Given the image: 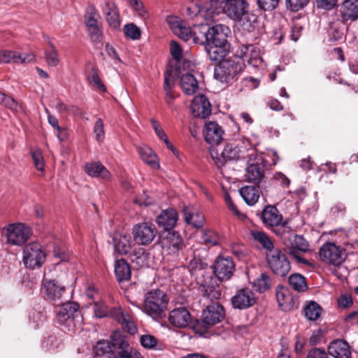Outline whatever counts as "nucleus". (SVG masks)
I'll return each mask as SVG.
<instances>
[{
	"label": "nucleus",
	"mask_w": 358,
	"mask_h": 358,
	"mask_svg": "<svg viewBox=\"0 0 358 358\" xmlns=\"http://www.w3.org/2000/svg\"><path fill=\"white\" fill-rule=\"evenodd\" d=\"M178 213L173 208L162 210L157 217V223L159 227H163L166 231L172 229L178 221Z\"/></svg>",
	"instance_id": "24"
},
{
	"label": "nucleus",
	"mask_w": 358,
	"mask_h": 358,
	"mask_svg": "<svg viewBox=\"0 0 358 358\" xmlns=\"http://www.w3.org/2000/svg\"><path fill=\"white\" fill-rule=\"evenodd\" d=\"M305 317L310 321H316L322 314V308L314 301H307L303 307Z\"/></svg>",
	"instance_id": "40"
},
{
	"label": "nucleus",
	"mask_w": 358,
	"mask_h": 358,
	"mask_svg": "<svg viewBox=\"0 0 358 358\" xmlns=\"http://www.w3.org/2000/svg\"><path fill=\"white\" fill-rule=\"evenodd\" d=\"M170 53L172 57L179 61L182 57V50L180 45L175 41H171L170 43Z\"/></svg>",
	"instance_id": "62"
},
{
	"label": "nucleus",
	"mask_w": 358,
	"mask_h": 358,
	"mask_svg": "<svg viewBox=\"0 0 358 358\" xmlns=\"http://www.w3.org/2000/svg\"><path fill=\"white\" fill-rule=\"evenodd\" d=\"M224 201L228 206L229 209L240 220H244L246 217V215L241 213L236 206L234 203L229 193L226 192L224 194Z\"/></svg>",
	"instance_id": "57"
},
{
	"label": "nucleus",
	"mask_w": 358,
	"mask_h": 358,
	"mask_svg": "<svg viewBox=\"0 0 358 358\" xmlns=\"http://www.w3.org/2000/svg\"><path fill=\"white\" fill-rule=\"evenodd\" d=\"M0 103L13 111H17L20 106L11 96H8L0 91Z\"/></svg>",
	"instance_id": "54"
},
{
	"label": "nucleus",
	"mask_w": 358,
	"mask_h": 358,
	"mask_svg": "<svg viewBox=\"0 0 358 358\" xmlns=\"http://www.w3.org/2000/svg\"><path fill=\"white\" fill-rule=\"evenodd\" d=\"M213 270L220 280H228L234 274L235 264L231 257L220 256L215 261Z\"/></svg>",
	"instance_id": "16"
},
{
	"label": "nucleus",
	"mask_w": 358,
	"mask_h": 358,
	"mask_svg": "<svg viewBox=\"0 0 358 358\" xmlns=\"http://www.w3.org/2000/svg\"><path fill=\"white\" fill-rule=\"evenodd\" d=\"M45 255L41 245L37 243L27 244L23 251V262L26 267L34 268L45 262Z\"/></svg>",
	"instance_id": "10"
},
{
	"label": "nucleus",
	"mask_w": 358,
	"mask_h": 358,
	"mask_svg": "<svg viewBox=\"0 0 358 358\" xmlns=\"http://www.w3.org/2000/svg\"><path fill=\"white\" fill-rule=\"evenodd\" d=\"M257 302L255 293L250 288L238 289L231 298L233 308L243 310L252 307Z\"/></svg>",
	"instance_id": "17"
},
{
	"label": "nucleus",
	"mask_w": 358,
	"mask_h": 358,
	"mask_svg": "<svg viewBox=\"0 0 358 358\" xmlns=\"http://www.w3.org/2000/svg\"><path fill=\"white\" fill-rule=\"evenodd\" d=\"M183 215L185 222L196 229L201 228L205 224V217L202 213L196 211L192 208H183Z\"/></svg>",
	"instance_id": "32"
},
{
	"label": "nucleus",
	"mask_w": 358,
	"mask_h": 358,
	"mask_svg": "<svg viewBox=\"0 0 358 358\" xmlns=\"http://www.w3.org/2000/svg\"><path fill=\"white\" fill-rule=\"evenodd\" d=\"M209 44L206 45L207 54L212 61H220L228 53L229 45Z\"/></svg>",
	"instance_id": "35"
},
{
	"label": "nucleus",
	"mask_w": 358,
	"mask_h": 358,
	"mask_svg": "<svg viewBox=\"0 0 358 358\" xmlns=\"http://www.w3.org/2000/svg\"><path fill=\"white\" fill-rule=\"evenodd\" d=\"M212 13L225 14L235 21H243L244 29L252 31L257 23V17L248 13V3L245 0H229L217 8H211Z\"/></svg>",
	"instance_id": "1"
},
{
	"label": "nucleus",
	"mask_w": 358,
	"mask_h": 358,
	"mask_svg": "<svg viewBox=\"0 0 358 358\" xmlns=\"http://www.w3.org/2000/svg\"><path fill=\"white\" fill-rule=\"evenodd\" d=\"M240 194L250 206L255 205L259 200V193L257 187L246 185L240 189Z\"/></svg>",
	"instance_id": "41"
},
{
	"label": "nucleus",
	"mask_w": 358,
	"mask_h": 358,
	"mask_svg": "<svg viewBox=\"0 0 358 358\" xmlns=\"http://www.w3.org/2000/svg\"><path fill=\"white\" fill-rule=\"evenodd\" d=\"M310 0H286L287 7L292 11L296 12L303 8Z\"/></svg>",
	"instance_id": "61"
},
{
	"label": "nucleus",
	"mask_w": 358,
	"mask_h": 358,
	"mask_svg": "<svg viewBox=\"0 0 358 358\" xmlns=\"http://www.w3.org/2000/svg\"><path fill=\"white\" fill-rule=\"evenodd\" d=\"M180 86L187 95L194 94L199 88L198 81L191 73L182 74L180 78Z\"/></svg>",
	"instance_id": "33"
},
{
	"label": "nucleus",
	"mask_w": 358,
	"mask_h": 358,
	"mask_svg": "<svg viewBox=\"0 0 358 358\" xmlns=\"http://www.w3.org/2000/svg\"><path fill=\"white\" fill-rule=\"evenodd\" d=\"M224 201L228 206L229 209L240 220H244L246 217V215L241 213L236 206L234 203L229 193L226 192L224 194Z\"/></svg>",
	"instance_id": "56"
},
{
	"label": "nucleus",
	"mask_w": 358,
	"mask_h": 358,
	"mask_svg": "<svg viewBox=\"0 0 358 358\" xmlns=\"http://www.w3.org/2000/svg\"><path fill=\"white\" fill-rule=\"evenodd\" d=\"M102 10L108 25L113 29H119L121 21L119 10L115 3L108 0L106 1Z\"/></svg>",
	"instance_id": "23"
},
{
	"label": "nucleus",
	"mask_w": 358,
	"mask_h": 358,
	"mask_svg": "<svg viewBox=\"0 0 358 358\" xmlns=\"http://www.w3.org/2000/svg\"><path fill=\"white\" fill-rule=\"evenodd\" d=\"M258 6L264 10H273L279 3V0H257Z\"/></svg>",
	"instance_id": "64"
},
{
	"label": "nucleus",
	"mask_w": 358,
	"mask_h": 358,
	"mask_svg": "<svg viewBox=\"0 0 358 358\" xmlns=\"http://www.w3.org/2000/svg\"><path fill=\"white\" fill-rule=\"evenodd\" d=\"M94 358H115L111 343L108 341H99L94 347Z\"/></svg>",
	"instance_id": "38"
},
{
	"label": "nucleus",
	"mask_w": 358,
	"mask_h": 358,
	"mask_svg": "<svg viewBox=\"0 0 358 358\" xmlns=\"http://www.w3.org/2000/svg\"><path fill=\"white\" fill-rule=\"evenodd\" d=\"M115 250L121 255L129 253L131 249L132 241L129 234L116 233L113 238Z\"/></svg>",
	"instance_id": "29"
},
{
	"label": "nucleus",
	"mask_w": 358,
	"mask_h": 358,
	"mask_svg": "<svg viewBox=\"0 0 358 358\" xmlns=\"http://www.w3.org/2000/svg\"><path fill=\"white\" fill-rule=\"evenodd\" d=\"M57 320L68 331L74 333L81 329L83 318L79 312V305L76 302L63 303L57 311Z\"/></svg>",
	"instance_id": "3"
},
{
	"label": "nucleus",
	"mask_w": 358,
	"mask_h": 358,
	"mask_svg": "<svg viewBox=\"0 0 358 358\" xmlns=\"http://www.w3.org/2000/svg\"><path fill=\"white\" fill-rule=\"evenodd\" d=\"M124 31L125 35L132 40L138 39L141 36L140 29L133 23L126 24L124 27Z\"/></svg>",
	"instance_id": "58"
},
{
	"label": "nucleus",
	"mask_w": 358,
	"mask_h": 358,
	"mask_svg": "<svg viewBox=\"0 0 358 358\" xmlns=\"http://www.w3.org/2000/svg\"><path fill=\"white\" fill-rule=\"evenodd\" d=\"M278 155L274 150H268L266 154H258L252 157H248V166L245 169V178L248 182L259 184L264 178L265 166L275 165L278 161Z\"/></svg>",
	"instance_id": "2"
},
{
	"label": "nucleus",
	"mask_w": 358,
	"mask_h": 358,
	"mask_svg": "<svg viewBox=\"0 0 358 358\" xmlns=\"http://www.w3.org/2000/svg\"><path fill=\"white\" fill-rule=\"evenodd\" d=\"M203 243L208 246H215L220 244V238L219 234L215 231H204L202 234Z\"/></svg>",
	"instance_id": "52"
},
{
	"label": "nucleus",
	"mask_w": 358,
	"mask_h": 358,
	"mask_svg": "<svg viewBox=\"0 0 358 358\" xmlns=\"http://www.w3.org/2000/svg\"><path fill=\"white\" fill-rule=\"evenodd\" d=\"M94 311L95 316L99 318L106 317L109 313L108 306L103 301L94 303Z\"/></svg>",
	"instance_id": "59"
},
{
	"label": "nucleus",
	"mask_w": 358,
	"mask_h": 358,
	"mask_svg": "<svg viewBox=\"0 0 358 358\" xmlns=\"http://www.w3.org/2000/svg\"><path fill=\"white\" fill-rule=\"evenodd\" d=\"M177 36L185 41L193 40V28L187 26L185 22L180 29V32L178 33Z\"/></svg>",
	"instance_id": "63"
},
{
	"label": "nucleus",
	"mask_w": 358,
	"mask_h": 358,
	"mask_svg": "<svg viewBox=\"0 0 358 358\" xmlns=\"http://www.w3.org/2000/svg\"><path fill=\"white\" fill-rule=\"evenodd\" d=\"M276 299L279 306L283 310L288 309L292 304L293 299L289 294V290L283 287L277 288Z\"/></svg>",
	"instance_id": "42"
},
{
	"label": "nucleus",
	"mask_w": 358,
	"mask_h": 358,
	"mask_svg": "<svg viewBox=\"0 0 358 358\" xmlns=\"http://www.w3.org/2000/svg\"><path fill=\"white\" fill-rule=\"evenodd\" d=\"M203 295L210 300L217 299L222 295L220 287L217 285L210 276L204 283L201 284Z\"/></svg>",
	"instance_id": "34"
},
{
	"label": "nucleus",
	"mask_w": 358,
	"mask_h": 358,
	"mask_svg": "<svg viewBox=\"0 0 358 358\" xmlns=\"http://www.w3.org/2000/svg\"><path fill=\"white\" fill-rule=\"evenodd\" d=\"M224 131L215 122H209L205 124L203 135L205 141L211 145H217L223 139Z\"/></svg>",
	"instance_id": "22"
},
{
	"label": "nucleus",
	"mask_w": 358,
	"mask_h": 358,
	"mask_svg": "<svg viewBox=\"0 0 358 358\" xmlns=\"http://www.w3.org/2000/svg\"><path fill=\"white\" fill-rule=\"evenodd\" d=\"M319 256L320 260L326 264L339 266L345 259L346 253L343 248L327 242L320 248Z\"/></svg>",
	"instance_id": "9"
},
{
	"label": "nucleus",
	"mask_w": 358,
	"mask_h": 358,
	"mask_svg": "<svg viewBox=\"0 0 358 358\" xmlns=\"http://www.w3.org/2000/svg\"><path fill=\"white\" fill-rule=\"evenodd\" d=\"M115 273L117 281H127L131 278V268L127 262L123 259H119L115 264Z\"/></svg>",
	"instance_id": "39"
},
{
	"label": "nucleus",
	"mask_w": 358,
	"mask_h": 358,
	"mask_svg": "<svg viewBox=\"0 0 358 358\" xmlns=\"http://www.w3.org/2000/svg\"><path fill=\"white\" fill-rule=\"evenodd\" d=\"M85 171L92 178L109 180L111 174L109 171L99 162H90L85 165Z\"/></svg>",
	"instance_id": "26"
},
{
	"label": "nucleus",
	"mask_w": 358,
	"mask_h": 358,
	"mask_svg": "<svg viewBox=\"0 0 358 358\" xmlns=\"http://www.w3.org/2000/svg\"><path fill=\"white\" fill-rule=\"evenodd\" d=\"M341 17L345 21H355L358 18V0H345L340 6Z\"/></svg>",
	"instance_id": "30"
},
{
	"label": "nucleus",
	"mask_w": 358,
	"mask_h": 358,
	"mask_svg": "<svg viewBox=\"0 0 358 358\" xmlns=\"http://www.w3.org/2000/svg\"><path fill=\"white\" fill-rule=\"evenodd\" d=\"M6 231L8 243L16 245L24 243L31 234L30 229L22 223L10 224Z\"/></svg>",
	"instance_id": "13"
},
{
	"label": "nucleus",
	"mask_w": 358,
	"mask_h": 358,
	"mask_svg": "<svg viewBox=\"0 0 358 358\" xmlns=\"http://www.w3.org/2000/svg\"><path fill=\"white\" fill-rule=\"evenodd\" d=\"M166 22L169 28L172 30L174 34L177 35L180 32V29L185 23L180 17L175 15H169L166 17Z\"/></svg>",
	"instance_id": "53"
},
{
	"label": "nucleus",
	"mask_w": 358,
	"mask_h": 358,
	"mask_svg": "<svg viewBox=\"0 0 358 358\" xmlns=\"http://www.w3.org/2000/svg\"><path fill=\"white\" fill-rule=\"evenodd\" d=\"M34 59L32 55L16 51L0 50V63H25Z\"/></svg>",
	"instance_id": "28"
},
{
	"label": "nucleus",
	"mask_w": 358,
	"mask_h": 358,
	"mask_svg": "<svg viewBox=\"0 0 358 358\" xmlns=\"http://www.w3.org/2000/svg\"><path fill=\"white\" fill-rule=\"evenodd\" d=\"M191 111L196 117L206 118L211 113V104L203 94L196 96L191 104Z\"/></svg>",
	"instance_id": "21"
},
{
	"label": "nucleus",
	"mask_w": 358,
	"mask_h": 358,
	"mask_svg": "<svg viewBox=\"0 0 358 358\" xmlns=\"http://www.w3.org/2000/svg\"><path fill=\"white\" fill-rule=\"evenodd\" d=\"M243 71V65L239 62L230 59L220 61L215 66L214 78L221 83H229Z\"/></svg>",
	"instance_id": "7"
},
{
	"label": "nucleus",
	"mask_w": 358,
	"mask_h": 358,
	"mask_svg": "<svg viewBox=\"0 0 358 358\" xmlns=\"http://www.w3.org/2000/svg\"><path fill=\"white\" fill-rule=\"evenodd\" d=\"M251 236L266 250V252L275 249L273 242L264 232L258 230H252L251 231Z\"/></svg>",
	"instance_id": "45"
},
{
	"label": "nucleus",
	"mask_w": 358,
	"mask_h": 358,
	"mask_svg": "<svg viewBox=\"0 0 358 358\" xmlns=\"http://www.w3.org/2000/svg\"><path fill=\"white\" fill-rule=\"evenodd\" d=\"M95 138L99 142H103L104 139V124L101 118H98L94 126Z\"/></svg>",
	"instance_id": "60"
},
{
	"label": "nucleus",
	"mask_w": 358,
	"mask_h": 358,
	"mask_svg": "<svg viewBox=\"0 0 358 358\" xmlns=\"http://www.w3.org/2000/svg\"><path fill=\"white\" fill-rule=\"evenodd\" d=\"M262 220L266 227H277L282 224V216L275 206L268 205L262 211Z\"/></svg>",
	"instance_id": "25"
},
{
	"label": "nucleus",
	"mask_w": 358,
	"mask_h": 358,
	"mask_svg": "<svg viewBox=\"0 0 358 358\" xmlns=\"http://www.w3.org/2000/svg\"><path fill=\"white\" fill-rule=\"evenodd\" d=\"M114 315L124 331L132 335L137 332V327L127 313L120 308L114 310Z\"/></svg>",
	"instance_id": "31"
},
{
	"label": "nucleus",
	"mask_w": 358,
	"mask_h": 358,
	"mask_svg": "<svg viewBox=\"0 0 358 358\" xmlns=\"http://www.w3.org/2000/svg\"><path fill=\"white\" fill-rule=\"evenodd\" d=\"M231 34L229 27L224 24H215L208 28L207 33V43L229 45L227 38Z\"/></svg>",
	"instance_id": "20"
},
{
	"label": "nucleus",
	"mask_w": 358,
	"mask_h": 358,
	"mask_svg": "<svg viewBox=\"0 0 358 358\" xmlns=\"http://www.w3.org/2000/svg\"><path fill=\"white\" fill-rule=\"evenodd\" d=\"M174 78L171 75V72L166 71L164 74V90L166 94L165 100L166 103L171 106H173V101L178 96L173 92Z\"/></svg>",
	"instance_id": "36"
},
{
	"label": "nucleus",
	"mask_w": 358,
	"mask_h": 358,
	"mask_svg": "<svg viewBox=\"0 0 358 358\" xmlns=\"http://www.w3.org/2000/svg\"><path fill=\"white\" fill-rule=\"evenodd\" d=\"M208 27L202 22L198 25L193 26V42L194 43L207 44V33H208Z\"/></svg>",
	"instance_id": "44"
},
{
	"label": "nucleus",
	"mask_w": 358,
	"mask_h": 358,
	"mask_svg": "<svg viewBox=\"0 0 358 358\" xmlns=\"http://www.w3.org/2000/svg\"><path fill=\"white\" fill-rule=\"evenodd\" d=\"M137 150L142 160L147 164L154 169L159 167L157 156L149 146L145 145L139 146Z\"/></svg>",
	"instance_id": "37"
},
{
	"label": "nucleus",
	"mask_w": 358,
	"mask_h": 358,
	"mask_svg": "<svg viewBox=\"0 0 358 358\" xmlns=\"http://www.w3.org/2000/svg\"><path fill=\"white\" fill-rule=\"evenodd\" d=\"M150 122L158 138L165 143L167 148L170 149L175 155L178 156V151L173 147L171 143L169 141L166 134H165L163 129L160 127L158 122L155 119H151Z\"/></svg>",
	"instance_id": "48"
},
{
	"label": "nucleus",
	"mask_w": 358,
	"mask_h": 358,
	"mask_svg": "<svg viewBox=\"0 0 358 358\" xmlns=\"http://www.w3.org/2000/svg\"><path fill=\"white\" fill-rule=\"evenodd\" d=\"M271 286V279L266 273H262L261 275L252 282L253 288L260 293L267 291Z\"/></svg>",
	"instance_id": "46"
},
{
	"label": "nucleus",
	"mask_w": 358,
	"mask_h": 358,
	"mask_svg": "<svg viewBox=\"0 0 358 358\" xmlns=\"http://www.w3.org/2000/svg\"><path fill=\"white\" fill-rule=\"evenodd\" d=\"M66 288L56 280L43 278L42 281L41 292L45 297L54 302L63 299Z\"/></svg>",
	"instance_id": "14"
},
{
	"label": "nucleus",
	"mask_w": 358,
	"mask_h": 358,
	"mask_svg": "<svg viewBox=\"0 0 358 358\" xmlns=\"http://www.w3.org/2000/svg\"><path fill=\"white\" fill-rule=\"evenodd\" d=\"M87 29L92 42L98 43L101 41L103 31L100 24L87 27Z\"/></svg>",
	"instance_id": "55"
},
{
	"label": "nucleus",
	"mask_w": 358,
	"mask_h": 358,
	"mask_svg": "<svg viewBox=\"0 0 358 358\" xmlns=\"http://www.w3.org/2000/svg\"><path fill=\"white\" fill-rule=\"evenodd\" d=\"M289 284L294 290L298 292H303L308 289L306 278L299 273L291 275L289 278Z\"/></svg>",
	"instance_id": "47"
},
{
	"label": "nucleus",
	"mask_w": 358,
	"mask_h": 358,
	"mask_svg": "<svg viewBox=\"0 0 358 358\" xmlns=\"http://www.w3.org/2000/svg\"><path fill=\"white\" fill-rule=\"evenodd\" d=\"M330 355L335 358H350L351 350L348 343L343 340H336L331 342L328 348Z\"/></svg>",
	"instance_id": "27"
},
{
	"label": "nucleus",
	"mask_w": 358,
	"mask_h": 358,
	"mask_svg": "<svg viewBox=\"0 0 358 358\" xmlns=\"http://www.w3.org/2000/svg\"><path fill=\"white\" fill-rule=\"evenodd\" d=\"M167 295L160 289H153L148 292L144 296L143 310L152 318H161L169 303Z\"/></svg>",
	"instance_id": "5"
},
{
	"label": "nucleus",
	"mask_w": 358,
	"mask_h": 358,
	"mask_svg": "<svg viewBox=\"0 0 358 358\" xmlns=\"http://www.w3.org/2000/svg\"><path fill=\"white\" fill-rule=\"evenodd\" d=\"M156 232L155 225L148 222L137 224L132 230L134 241L141 245L150 244L156 236Z\"/></svg>",
	"instance_id": "12"
},
{
	"label": "nucleus",
	"mask_w": 358,
	"mask_h": 358,
	"mask_svg": "<svg viewBox=\"0 0 358 358\" xmlns=\"http://www.w3.org/2000/svg\"><path fill=\"white\" fill-rule=\"evenodd\" d=\"M210 155L217 167L221 168L227 161L245 159L248 157L255 156L256 148H246L235 143H230L224 146L220 155L217 150H212Z\"/></svg>",
	"instance_id": "4"
},
{
	"label": "nucleus",
	"mask_w": 358,
	"mask_h": 358,
	"mask_svg": "<svg viewBox=\"0 0 358 358\" xmlns=\"http://www.w3.org/2000/svg\"><path fill=\"white\" fill-rule=\"evenodd\" d=\"M168 322L173 327L184 329L190 325L192 316L187 308L180 306L169 312Z\"/></svg>",
	"instance_id": "18"
},
{
	"label": "nucleus",
	"mask_w": 358,
	"mask_h": 358,
	"mask_svg": "<svg viewBox=\"0 0 358 358\" xmlns=\"http://www.w3.org/2000/svg\"><path fill=\"white\" fill-rule=\"evenodd\" d=\"M266 253L268 264L272 271L278 275L286 276L291 269L287 256L278 248Z\"/></svg>",
	"instance_id": "8"
},
{
	"label": "nucleus",
	"mask_w": 358,
	"mask_h": 358,
	"mask_svg": "<svg viewBox=\"0 0 358 358\" xmlns=\"http://www.w3.org/2000/svg\"><path fill=\"white\" fill-rule=\"evenodd\" d=\"M236 55L254 68L263 66V59L260 55V50L253 45H241L236 52Z\"/></svg>",
	"instance_id": "15"
},
{
	"label": "nucleus",
	"mask_w": 358,
	"mask_h": 358,
	"mask_svg": "<svg viewBox=\"0 0 358 358\" xmlns=\"http://www.w3.org/2000/svg\"><path fill=\"white\" fill-rule=\"evenodd\" d=\"M160 245L168 254H175L183 247V241L180 235L175 231H168L162 235Z\"/></svg>",
	"instance_id": "19"
},
{
	"label": "nucleus",
	"mask_w": 358,
	"mask_h": 358,
	"mask_svg": "<svg viewBox=\"0 0 358 358\" xmlns=\"http://www.w3.org/2000/svg\"><path fill=\"white\" fill-rule=\"evenodd\" d=\"M112 346L116 348L119 350L124 349H130L131 347L129 344L128 337L123 335L120 331H115L111 335Z\"/></svg>",
	"instance_id": "43"
},
{
	"label": "nucleus",
	"mask_w": 358,
	"mask_h": 358,
	"mask_svg": "<svg viewBox=\"0 0 358 358\" xmlns=\"http://www.w3.org/2000/svg\"><path fill=\"white\" fill-rule=\"evenodd\" d=\"M283 244L287 252L291 255L298 264L311 266L312 264L303 257V254L310 250L308 243L302 236L288 234L283 236Z\"/></svg>",
	"instance_id": "6"
},
{
	"label": "nucleus",
	"mask_w": 358,
	"mask_h": 358,
	"mask_svg": "<svg viewBox=\"0 0 358 358\" xmlns=\"http://www.w3.org/2000/svg\"><path fill=\"white\" fill-rule=\"evenodd\" d=\"M87 80L92 87L99 92H105L106 91V87L102 83L96 67L92 68L90 73L87 76Z\"/></svg>",
	"instance_id": "50"
},
{
	"label": "nucleus",
	"mask_w": 358,
	"mask_h": 358,
	"mask_svg": "<svg viewBox=\"0 0 358 358\" xmlns=\"http://www.w3.org/2000/svg\"><path fill=\"white\" fill-rule=\"evenodd\" d=\"M225 316L224 307L218 303H212L203 310L201 326L208 329L220 322ZM200 324L197 325L199 328Z\"/></svg>",
	"instance_id": "11"
},
{
	"label": "nucleus",
	"mask_w": 358,
	"mask_h": 358,
	"mask_svg": "<svg viewBox=\"0 0 358 358\" xmlns=\"http://www.w3.org/2000/svg\"><path fill=\"white\" fill-rule=\"evenodd\" d=\"M84 20L86 27L97 25L99 24L101 15L94 6L90 5L87 7Z\"/></svg>",
	"instance_id": "49"
},
{
	"label": "nucleus",
	"mask_w": 358,
	"mask_h": 358,
	"mask_svg": "<svg viewBox=\"0 0 358 358\" xmlns=\"http://www.w3.org/2000/svg\"><path fill=\"white\" fill-rule=\"evenodd\" d=\"M45 57L49 66H56L59 62L58 52L51 42L49 43V48L45 50Z\"/></svg>",
	"instance_id": "51"
}]
</instances>
